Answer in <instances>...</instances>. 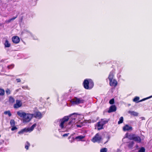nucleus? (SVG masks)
Returning a JSON list of instances; mask_svg holds the SVG:
<instances>
[{"label": "nucleus", "mask_w": 152, "mask_h": 152, "mask_svg": "<svg viewBox=\"0 0 152 152\" xmlns=\"http://www.w3.org/2000/svg\"><path fill=\"white\" fill-rule=\"evenodd\" d=\"M116 107L115 105V112L116 111Z\"/></svg>", "instance_id": "ea45409f"}, {"label": "nucleus", "mask_w": 152, "mask_h": 152, "mask_svg": "<svg viewBox=\"0 0 152 152\" xmlns=\"http://www.w3.org/2000/svg\"><path fill=\"white\" fill-rule=\"evenodd\" d=\"M76 118L74 117L72 120H70L69 123L67 124V122L69 119V118L68 116H65L60 120L61 123L59 126L61 128H66L67 129H69L73 127V125L76 122Z\"/></svg>", "instance_id": "f257e3e1"}, {"label": "nucleus", "mask_w": 152, "mask_h": 152, "mask_svg": "<svg viewBox=\"0 0 152 152\" xmlns=\"http://www.w3.org/2000/svg\"><path fill=\"white\" fill-rule=\"evenodd\" d=\"M22 103L20 100H17L16 103L14 105V107L15 108H18L21 106Z\"/></svg>", "instance_id": "1a4fd4ad"}, {"label": "nucleus", "mask_w": 152, "mask_h": 152, "mask_svg": "<svg viewBox=\"0 0 152 152\" xmlns=\"http://www.w3.org/2000/svg\"><path fill=\"white\" fill-rule=\"evenodd\" d=\"M152 97V95L151 96H149V97H147L144 98L140 101H139L140 98L138 96H136L134 97V98L133 99V101L134 102H135L136 103H138L139 102H141L142 101H145L146 100L148 99H150Z\"/></svg>", "instance_id": "6e6552de"}, {"label": "nucleus", "mask_w": 152, "mask_h": 152, "mask_svg": "<svg viewBox=\"0 0 152 152\" xmlns=\"http://www.w3.org/2000/svg\"><path fill=\"white\" fill-rule=\"evenodd\" d=\"M114 111V105H111L109 108L108 111V113H111Z\"/></svg>", "instance_id": "f3484780"}, {"label": "nucleus", "mask_w": 152, "mask_h": 152, "mask_svg": "<svg viewBox=\"0 0 152 152\" xmlns=\"http://www.w3.org/2000/svg\"><path fill=\"white\" fill-rule=\"evenodd\" d=\"M10 124L11 126H14L15 125V121L14 120H11L10 121Z\"/></svg>", "instance_id": "5701e85b"}, {"label": "nucleus", "mask_w": 152, "mask_h": 152, "mask_svg": "<svg viewBox=\"0 0 152 152\" xmlns=\"http://www.w3.org/2000/svg\"><path fill=\"white\" fill-rule=\"evenodd\" d=\"M14 66V65L13 64H12L10 66H8V68L9 69L12 68Z\"/></svg>", "instance_id": "473e14b6"}, {"label": "nucleus", "mask_w": 152, "mask_h": 152, "mask_svg": "<svg viewBox=\"0 0 152 152\" xmlns=\"http://www.w3.org/2000/svg\"><path fill=\"white\" fill-rule=\"evenodd\" d=\"M135 134H129L126 133L125 134L126 137L128 138L130 140H133L134 139V137H135Z\"/></svg>", "instance_id": "9d476101"}, {"label": "nucleus", "mask_w": 152, "mask_h": 152, "mask_svg": "<svg viewBox=\"0 0 152 152\" xmlns=\"http://www.w3.org/2000/svg\"><path fill=\"white\" fill-rule=\"evenodd\" d=\"M134 144V143L133 141H132L130 142H129L128 145V148H132Z\"/></svg>", "instance_id": "6ab92c4d"}, {"label": "nucleus", "mask_w": 152, "mask_h": 152, "mask_svg": "<svg viewBox=\"0 0 152 152\" xmlns=\"http://www.w3.org/2000/svg\"><path fill=\"white\" fill-rule=\"evenodd\" d=\"M94 85L93 82L91 79H86L84 81V87L86 89H91L93 87Z\"/></svg>", "instance_id": "7ed1b4c3"}, {"label": "nucleus", "mask_w": 152, "mask_h": 152, "mask_svg": "<svg viewBox=\"0 0 152 152\" xmlns=\"http://www.w3.org/2000/svg\"><path fill=\"white\" fill-rule=\"evenodd\" d=\"M25 87H24V86H23L22 87V88H23V89H24V88H25ZM25 87L26 88H28V87L27 86H26V87Z\"/></svg>", "instance_id": "a19ab883"}, {"label": "nucleus", "mask_w": 152, "mask_h": 152, "mask_svg": "<svg viewBox=\"0 0 152 152\" xmlns=\"http://www.w3.org/2000/svg\"><path fill=\"white\" fill-rule=\"evenodd\" d=\"M4 94V91L3 89H0V95L3 96Z\"/></svg>", "instance_id": "bb28decb"}, {"label": "nucleus", "mask_w": 152, "mask_h": 152, "mask_svg": "<svg viewBox=\"0 0 152 152\" xmlns=\"http://www.w3.org/2000/svg\"><path fill=\"white\" fill-rule=\"evenodd\" d=\"M75 126H76L79 127H82V124L80 125L76 124V125H75Z\"/></svg>", "instance_id": "f704fd0d"}, {"label": "nucleus", "mask_w": 152, "mask_h": 152, "mask_svg": "<svg viewBox=\"0 0 152 152\" xmlns=\"http://www.w3.org/2000/svg\"><path fill=\"white\" fill-rule=\"evenodd\" d=\"M33 116L36 118L40 119L42 117V115L41 113L39 112H37L33 114Z\"/></svg>", "instance_id": "9b49d317"}, {"label": "nucleus", "mask_w": 152, "mask_h": 152, "mask_svg": "<svg viewBox=\"0 0 152 152\" xmlns=\"http://www.w3.org/2000/svg\"><path fill=\"white\" fill-rule=\"evenodd\" d=\"M26 128H25L23 129H22L21 131H20L18 132V134H23L24 132H28Z\"/></svg>", "instance_id": "a211bd4d"}, {"label": "nucleus", "mask_w": 152, "mask_h": 152, "mask_svg": "<svg viewBox=\"0 0 152 152\" xmlns=\"http://www.w3.org/2000/svg\"><path fill=\"white\" fill-rule=\"evenodd\" d=\"M16 80L18 83L20 82L21 81V80L19 78H18L16 79Z\"/></svg>", "instance_id": "4c0bfd02"}, {"label": "nucleus", "mask_w": 152, "mask_h": 152, "mask_svg": "<svg viewBox=\"0 0 152 152\" xmlns=\"http://www.w3.org/2000/svg\"><path fill=\"white\" fill-rule=\"evenodd\" d=\"M133 140L138 143H140L141 142V139L140 137L139 136H136V135H135V137H134Z\"/></svg>", "instance_id": "4468645a"}, {"label": "nucleus", "mask_w": 152, "mask_h": 152, "mask_svg": "<svg viewBox=\"0 0 152 152\" xmlns=\"http://www.w3.org/2000/svg\"><path fill=\"white\" fill-rule=\"evenodd\" d=\"M117 81L115 80V87L117 85Z\"/></svg>", "instance_id": "58836bf2"}, {"label": "nucleus", "mask_w": 152, "mask_h": 152, "mask_svg": "<svg viewBox=\"0 0 152 152\" xmlns=\"http://www.w3.org/2000/svg\"><path fill=\"white\" fill-rule=\"evenodd\" d=\"M6 92L7 94H9L10 93V91L9 89H7L6 91Z\"/></svg>", "instance_id": "2f4dec72"}, {"label": "nucleus", "mask_w": 152, "mask_h": 152, "mask_svg": "<svg viewBox=\"0 0 152 152\" xmlns=\"http://www.w3.org/2000/svg\"><path fill=\"white\" fill-rule=\"evenodd\" d=\"M109 103L110 104H113L114 103V98H113L109 101Z\"/></svg>", "instance_id": "c756f323"}, {"label": "nucleus", "mask_w": 152, "mask_h": 152, "mask_svg": "<svg viewBox=\"0 0 152 152\" xmlns=\"http://www.w3.org/2000/svg\"><path fill=\"white\" fill-rule=\"evenodd\" d=\"M101 139V136L98 133H97L93 138L91 141L94 142H99Z\"/></svg>", "instance_id": "0eeeda50"}, {"label": "nucleus", "mask_w": 152, "mask_h": 152, "mask_svg": "<svg viewBox=\"0 0 152 152\" xmlns=\"http://www.w3.org/2000/svg\"><path fill=\"white\" fill-rule=\"evenodd\" d=\"M123 131L125 132L126 131H131L132 130V128L131 126H129L128 125L126 124L123 127Z\"/></svg>", "instance_id": "f8f14e48"}, {"label": "nucleus", "mask_w": 152, "mask_h": 152, "mask_svg": "<svg viewBox=\"0 0 152 152\" xmlns=\"http://www.w3.org/2000/svg\"><path fill=\"white\" fill-rule=\"evenodd\" d=\"M84 137L82 136H77L76 137V139H79V140H81L82 139H83L84 138Z\"/></svg>", "instance_id": "c85d7f7f"}, {"label": "nucleus", "mask_w": 152, "mask_h": 152, "mask_svg": "<svg viewBox=\"0 0 152 152\" xmlns=\"http://www.w3.org/2000/svg\"><path fill=\"white\" fill-rule=\"evenodd\" d=\"M145 148L143 147H142L138 151V152H145Z\"/></svg>", "instance_id": "a878e982"}, {"label": "nucleus", "mask_w": 152, "mask_h": 152, "mask_svg": "<svg viewBox=\"0 0 152 152\" xmlns=\"http://www.w3.org/2000/svg\"><path fill=\"white\" fill-rule=\"evenodd\" d=\"M4 45L5 47H9L10 46V44L7 40H6L4 43Z\"/></svg>", "instance_id": "aec40b11"}, {"label": "nucleus", "mask_w": 152, "mask_h": 152, "mask_svg": "<svg viewBox=\"0 0 152 152\" xmlns=\"http://www.w3.org/2000/svg\"><path fill=\"white\" fill-rule=\"evenodd\" d=\"M12 39L13 42L15 43H18L20 41L19 38L17 36L13 37Z\"/></svg>", "instance_id": "ddd939ff"}, {"label": "nucleus", "mask_w": 152, "mask_h": 152, "mask_svg": "<svg viewBox=\"0 0 152 152\" xmlns=\"http://www.w3.org/2000/svg\"><path fill=\"white\" fill-rule=\"evenodd\" d=\"M124 118L123 117H121L119 119V120L118 122V124H119L122 123L123 121Z\"/></svg>", "instance_id": "b1692460"}, {"label": "nucleus", "mask_w": 152, "mask_h": 152, "mask_svg": "<svg viewBox=\"0 0 152 152\" xmlns=\"http://www.w3.org/2000/svg\"><path fill=\"white\" fill-rule=\"evenodd\" d=\"M12 127L11 128V130L12 131H14L15 130H16L17 129V128L15 126H12Z\"/></svg>", "instance_id": "7c9ffc66"}, {"label": "nucleus", "mask_w": 152, "mask_h": 152, "mask_svg": "<svg viewBox=\"0 0 152 152\" xmlns=\"http://www.w3.org/2000/svg\"><path fill=\"white\" fill-rule=\"evenodd\" d=\"M109 120L107 119H102L97 124V129L99 130L104 129V125L108 123Z\"/></svg>", "instance_id": "20e7f679"}, {"label": "nucleus", "mask_w": 152, "mask_h": 152, "mask_svg": "<svg viewBox=\"0 0 152 152\" xmlns=\"http://www.w3.org/2000/svg\"><path fill=\"white\" fill-rule=\"evenodd\" d=\"M9 100L10 102L11 103H14L15 101V99L12 96L10 97Z\"/></svg>", "instance_id": "412c9836"}, {"label": "nucleus", "mask_w": 152, "mask_h": 152, "mask_svg": "<svg viewBox=\"0 0 152 152\" xmlns=\"http://www.w3.org/2000/svg\"><path fill=\"white\" fill-rule=\"evenodd\" d=\"M4 114L5 115H8L9 116H10L12 115V114L10 111H5L4 112Z\"/></svg>", "instance_id": "393cba45"}, {"label": "nucleus", "mask_w": 152, "mask_h": 152, "mask_svg": "<svg viewBox=\"0 0 152 152\" xmlns=\"http://www.w3.org/2000/svg\"><path fill=\"white\" fill-rule=\"evenodd\" d=\"M69 133L65 134L63 135V136L64 137L67 136L69 135Z\"/></svg>", "instance_id": "c9c22d12"}, {"label": "nucleus", "mask_w": 152, "mask_h": 152, "mask_svg": "<svg viewBox=\"0 0 152 152\" xmlns=\"http://www.w3.org/2000/svg\"><path fill=\"white\" fill-rule=\"evenodd\" d=\"M114 72L113 71H111L109 76V79L110 81V85L111 86H113L114 85Z\"/></svg>", "instance_id": "423d86ee"}, {"label": "nucleus", "mask_w": 152, "mask_h": 152, "mask_svg": "<svg viewBox=\"0 0 152 152\" xmlns=\"http://www.w3.org/2000/svg\"><path fill=\"white\" fill-rule=\"evenodd\" d=\"M17 114L23 118V123L29 122L33 117V114L26 113L21 110L18 111Z\"/></svg>", "instance_id": "f03ea898"}, {"label": "nucleus", "mask_w": 152, "mask_h": 152, "mask_svg": "<svg viewBox=\"0 0 152 152\" xmlns=\"http://www.w3.org/2000/svg\"><path fill=\"white\" fill-rule=\"evenodd\" d=\"M84 101V100L81 98H79L77 97H75L72 100L71 102L72 104L74 105L83 103Z\"/></svg>", "instance_id": "39448f33"}, {"label": "nucleus", "mask_w": 152, "mask_h": 152, "mask_svg": "<svg viewBox=\"0 0 152 152\" xmlns=\"http://www.w3.org/2000/svg\"><path fill=\"white\" fill-rule=\"evenodd\" d=\"M37 124H33L32 126L30 128H27L28 132H31L33 130L34 128L36 126Z\"/></svg>", "instance_id": "2eb2a0df"}, {"label": "nucleus", "mask_w": 152, "mask_h": 152, "mask_svg": "<svg viewBox=\"0 0 152 152\" xmlns=\"http://www.w3.org/2000/svg\"><path fill=\"white\" fill-rule=\"evenodd\" d=\"M30 146V144L28 142H26V143L25 145V148L26 150H28V149L29 147Z\"/></svg>", "instance_id": "4be33fe9"}, {"label": "nucleus", "mask_w": 152, "mask_h": 152, "mask_svg": "<svg viewBox=\"0 0 152 152\" xmlns=\"http://www.w3.org/2000/svg\"><path fill=\"white\" fill-rule=\"evenodd\" d=\"M107 149L106 148H103L100 150V152H107Z\"/></svg>", "instance_id": "cd10ccee"}, {"label": "nucleus", "mask_w": 152, "mask_h": 152, "mask_svg": "<svg viewBox=\"0 0 152 152\" xmlns=\"http://www.w3.org/2000/svg\"><path fill=\"white\" fill-rule=\"evenodd\" d=\"M128 113L131 115H132L134 116H137L138 115V113H137L134 111H129L128 112Z\"/></svg>", "instance_id": "dca6fc26"}, {"label": "nucleus", "mask_w": 152, "mask_h": 152, "mask_svg": "<svg viewBox=\"0 0 152 152\" xmlns=\"http://www.w3.org/2000/svg\"><path fill=\"white\" fill-rule=\"evenodd\" d=\"M17 16H16L15 17H13V18H12L11 19H10L11 21H12L13 20L17 18Z\"/></svg>", "instance_id": "72a5a7b5"}, {"label": "nucleus", "mask_w": 152, "mask_h": 152, "mask_svg": "<svg viewBox=\"0 0 152 152\" xmlns=\"http://www.w3.org/2000/svg\"><path fill=\"white\" fill-rule=\"evenodd\" d=\"M5 22L6 23H9L10 22H11V21L10 19L8 20H6Z\"/></svg>", "instance_id": "e433bc0d"}]
</instances>
